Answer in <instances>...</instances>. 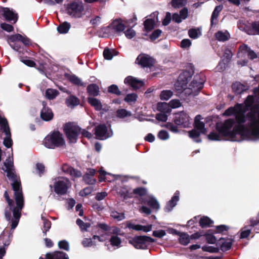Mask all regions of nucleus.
Listing matches in <instances>:
<instances>
[{
  "instance_id": "obj_12",
  "label": "nucleus",
  "mask_w": 259,
  "mask_h": 259,
  "mask_svg": "<svg viewBox=\"0 0 259 259\" xmlns=\"http://www.w3.org/2000/svg\"><path fill=\"white\" fill-rule=\"evenodd\" d=\"M136 62L143 67H150L154 63L152 58L146 54H140L137 57Z\"/></svg>"
},
{
  "instance_id": "obj_36",
  "label": "nucleus",
  "mask_w": 259,
  "mask_h": 259,
  "mask_svg": "<svg viewBox=\"0 0 259 259\" xmlns=\"http://www.w3.org/2000/svg\"><path fill=\"white\" fill-rule=\"evenodd\" d=\"M179 241L181 244L186 245L190 241V237L185 233H181L179 235Z\"/></svg>"
},
{
  "instance_id": "obj_35",
  "label": "nucleus",
  "mask_w": 259,
  "mask_h": 259,
  "mask_svg": "<svg viewBox=\"0 0 259 259\" xmlns=\"http://www.w3.org/2000/svg\"><path fill=\"white\" fill-rule=\"evenodd\" d=\"M70 28L69 23L65 22L60 24L57 28L58 31L61 34L66 33Z\"/></svg>"
},
{
  "instance_id": "obj_34",
  "label": "nucleus",
  "mask_w": 259,
  "mask_h": 259,
  "mask_svg": "<svg viewBox=\"0 0 259 259\" xmlns=\"http://www.w3.org/2000/svg\"><path fill=\"white\" fill-rule=\"evenodd\" d=\"M66 103L68 107L72 108L75 106L78 105L79 101L76 97L74 96H70L66 99Z\"/></svg>"
},
{
  "instance_id": "obj_23",
  "label": "nucleus",
  "mask_w": 259,
  "mask_h": 259,
  "mask_svg": "<svg viewBox=\"0 0 259 259\" xmlns=\"http://www.w3.org/2000/svg\"><path fill=\"white\" fill-rule=\"evenodd\" d=\"M47 259H68L65 253L63 252L57 251L53 253H47ZM39 259H44L40 257Z\"/></svg>"
},
{
  "instance_id": "obj_43",
  "label": "nucleus",
  "mask_w": 259,
  "mask_h": 259,
  "mask_svg": "<svg viewBox=\"0 0 259 259\" xmlns=\"http://www.w3.org/2000/svg\"><path fill=\"white\" fill-rule=\"evenodd\" d=\"M223 7L222 5L218 6L215 8V9L212 13V16H211V24H212L213 23V21L215 19V20L217 19L219 13L222 11V10L223 9Z\"/></svg>"
},
{
  "instance_id": "obj_1",
  "label": "nucleus",
  "mask_w": 259,
  "mask_h": 259,
  "mask_svg": "<svg viewBox=\"0 0 259 259\" xmlns=\"http://www.w3.org/2000/svg\"><path fill=\"white\" fill-rule=\"evenodd\" d=\"M223 115H234L236 120L235 122L234 119H228L217 125V129L223 136L232 141L259 139V104L254 102L252 96H248L243 104L230 107Z\"/></svg>"
},
{
  "instance_id": "obj_9",
  "label": "nucleus",
  "mask_w": 259,
  "mask_h": 259,
  "mask_svg": "<svg viewBox=\"0 0 259 259\" xmlns=\"http://www.w3.org/2000/svg\"><path fill=\"white\" fill-rule=\"evenodd\" d=\"M66 10L71 17L79 18L83 14L84 8L82 3L74 2L68 4Z\"/></svg>"
},
{
  "instance_id": "obj_47",
  "label": "nucleus",
  "mask_w": 259,
  "mask_h": 259,
  "mask_svg": "<svg viewBox=\"0 0 259 259\" xmlns=\"http://www.w3.org/2000/svg\"><path fill=\"white\" fill-rule=\"evenodd\" d=\"M222 136H223L220 132L219 134L216 132H211L208 135V138L210 140L219 141L222 140Z\"/></svg>"
},
{
  "instance_id": "obj_57",
  "label": "nucleus",
  "mask_w": 259,
  "mask_h": 259,
  "mask_svg": "<svg viewBox=\"0 0 259 259\" xmlns=\"http://www.w3.org/2000/svg\"><path fill=\"white\" fill-rule=\"evenodd\" d=\"M83 180L86 183L90 185L94 184L96 182L95 179L93 178L92 177L88 176V174L84 176Z\"/></svg>"
},
{
  "instance_id": "obj_48",
  "label": "nucleus",
  "mask_w": 259,
  "mask_h": 259,
  "mask_svg": "<svg viewBox=\"0 0 259 259\" xmlns=\"http://www.w3.org/2000/svg\"><path fill=\"white\" fill-rule=\"evenodd\" d=\"M187 3V0H172L171 2V6L174 8H180L185 5Z\"/></svg>"
},
{
  "instance_id": "obj_50",
  "label": "nucleus",
  "mask_w": 259,
  "mask_h": 259,
  "mask_svg": "<svg viewBox=\"0 0 259 259\" xmlns=\"http://www.w3.org/2000/svg\"><path fill=\"white\" fill-rule=\"evenodd\" d=\"M76 224L79 227L81 230H86L89 228L91 225L89 223H84L82 220L78 219L76 220Z\"/></svg>"
},
{
  "instance_id": "obj_39",
  "label": "nucleus",
  "mask_w": 259,
  "mask_h": 259,
  "mask_svg": "<svg viewBox=\"0 0 259 259\" xmlns=\"http://www.w3.org/2000/svg\"><path fill=\"white\" fill-rule=\"evenodd\" d=\"M132 113L124 109H118L116 112V115L118 117L123 118L126 117L131 116Z\"/></svg>"
},
{
  "instance_id": "obj_17",
  "label": "nucleus",
  "mask_w": 259,
  "mask_h": 259,
  "mask_svg": "<svg viewBox=\"0 0 259 259\" xmlns=\"http://www.w3.org/2000/svg\"><path fill=\"white\" fill-rule=\"evenodd\" d=\"M143 202L147 203L153 209L158 210L160 208V204L157 199L152 195H147L144 198Z\"/></svg>"
},
{
  "instance_id": "obj_6",
  "label": "nucleus",
  "mask_w": 259,
  "mask_h": 259,
  "mask_svg": "<svg viewBox=\"0 0 259 259\" xmlns=\"http://www.w3.org/2000/svg\"><path fill=\"white\" fill-rule=\"evenodd\" d=\"M71 186V183L68 179L59 177L54 179L53 186H51V187L53 188L54 192L57 194L64 195Z\"/></svg>"
},
{
  "instance_id": "obj_19",
  "label": "nucleus",
  "mask_w": 259,
  "mask_h": 259,
  "mask_svg": "<svg viewBox=\"0 0 259 259\" xmlns=\"http://www.w3.org/2000/svg\"><path fill=\"white\" fill-rule=\"evenodd\" d=\"M43 108L40 112V117L45 121H50L53 117V114L52 110L46 107L45 102H42Z\"/></svg>"
},
{
  "instance_id": "obj_49",
  "label": "nucleus",
  "mask_w": 259,
  "mask_h": 259,
  "mask_svg": "<svg viewBox=\"0 0 259 259\" xmlns=\"http://www.w3.org/2000/svg\"><path fill=\"white\" fill-rule=\"evenodd\" d=\"M111 216L115 220L119 221L124 219V214L123 213H119L116 211H112Z\"/></svg>"
},
{
  "instance_id": "obj_61",
  "label": "nucleus",
  "mask_w": 259,
  "mask_h": 259,
  "mask_svg": "<svg viewBox=\"0 0 259 259\" xmlns=\"http://www.w3.org/2000/svg\"><path fill=\"white\" fill-rule=\"evenodd\" d=\"M1 27L3 29L9 32H12L14 29L12 25L5 23H2Z\"/></svg>"
},
{
  "instance_id": "obj_60",
  "label": "nucleus",
  "mask_w": 259,
  "mask_h": 259,
  "mask_svg": "<svg viewBox=\"0 0 259 259\" xmlns=\"http://www.w3.org/2000/svg\"><path fill=\"white\" fill-rule=\"evenodd\" d=\"M156 118L159 121L164 122L167 120V116L165 113L160 112L156 115Z\"/></svg>"
},
{
  "instance_id": "obj_56",
  "label": "nucleus",
  "mask_w": 259,
  "mask_h": 259,
  "mask_svg": "<svg viewBox=\"0 0 259 259\" xmlns=\"http://www.w3.org/2000/svg\"><path fill=\"white\" fill-rule=\"evenodd\" d=\"M124 34L127 38L131 39L136 35V32L133 29L130 28L124 32Z\"/></svg>"
},
{
  "instance_id": "obj_32",
  "label": "nucleus",
  "mask_w": 259,
  "mask_h": 259,
  "mask_svg": "<svg viewBox=\"0 0 259 259\" xmlns=\"http://www.w3.org/2000/svg\"><path fill=\"white\" fill-rule=\"evenodd\" d=\"M110 244L114 247L119 248L121 246V240L117 235H112L110 239Z\"/></svg>"
},
{
  "instance_id": "obj_63",
  "label": "nucleus",
  "mask_w": 259,
  "mask_h": 259,
  "mask_svg": "<svg viewBox=\"0 0 259 259\" xmlns=\"http://www.w3.org/2000/svg\"><path fill=\"white\" fill-rule=\"evenodd\" d=\"M42 219L43 220V224H44V232L45 233H46V232L51 228V224L49 221H48L45 219H43V218H42Z\"/></svg>"
},
{
  "instance_id": "obj_51",
  "label": "nucleus",
  "mask_w": 259,
  "mask_h": 259,
  "mask_svg": "<svg viewBox=\"0 0 259 259\" xmlns=\"http://www.w3.org/2000/svg\"><path fill=\"white\" fill-rule=\"evenodd\" d=\"M158 137L159 139L162 140H166L169 137L168 133L164 130H161L159 132L158 134Z\"/></svg>"
},
{
  "instance_id": "obj_16",
  "label": "nucleus",
  "mask_w": 259,
  "mask_h": 259,
  "mask_svg": "<svg viewBox=\"0 0 259 259\" xmlns=\"http://www.w3.org/2000/svg\"><path fill=\"white\" fill-rule=\"evenodd\" d=\"M239 58H243L247 56L251 59L256 58V54L250 50L246 45H243L240 47L238 54Z\"/></svg>"
},
{
  "instance_id": "obj_24",
  "label": "nucleus",
  "mask_w": 259,
  "mask_h": 259,
  "mask_svg": "<svg viewBox=\"0 0 259 259\" xmlns=\"http://www.w3.org/2000/svg\"><path fill=\"white\" fill-rule=\"evenodd\" d=\"M201 117L200 115H197L195 118V130L199 131L200 133L204 134L206 132V129L204 128V123L201 121Z\"/></svg>"
},
{
  "instance_id": "obj_31",
  "label": "nucleus",
  "mask_w": 259,
  "mask_h": 259,
  "mask_svg": "<svg viewBox=\"0 0 259 259\" xmlns=\"http://www.w3.org/2000/svg\"><path fill=\"white\" fill-rule=\"evenodd\" d=\"M117 52L114 49L106 48L103 52V55L105 59L111 60L113 56H116Z\"/></svg>"
},
{
  "instance_id": "obj_10",
  "label": "nucleus",
  "mask_w": 259,
  "mask_h": 259,
  "mask_svg": "<svg viewBox=\"0 0 259 259\" xmlns=\"http://www.w3.org/2000/svg\"><path fill=\"white\" fill-rule=\"evenodd\" d=\"M238 28L250 35L259 34V22L245 24L243 21H239Z\"/></svg>"
},
{
  "instance_id": "obj_4",
  "label": "nucleus",
  "mask_w": 259,
  "mask_h": 259,
  "mask_svg": "<svg viewBox=\"0 0 259 259\" xmlns=\"http://www.w3.org/2000/svg\"><path fill=\"white\" fill-rule=\"evenodd\" d=\"M43 143L46 147L50 149H65L66 147L63 136L59 132H54L48 135L44 139Z\"/></svg>"
},
{
  "instance_id": "obj_37",
  "label": "nucleus",
  "mask_w": 259,
  "mask_h": 259,
  "mask_svg": "<svg viewBox=\"0 0 259 259\" xmlns=\"http://www.w3.org/2000/svg\"><path fill=\"white\" fill-rule=\"evenodd\" d=\"M189 36L193 39H196L201 35V30L197 29H191L188 32Z\"/></svg>"
},
{
  "instance_id": "obj_30",
  "label": "nucleus",
  "mask_w": 259,
  "mask_h": 259,
  "mask_svg": "<svg viewBox=\"0 0 259 259\" xmlns=\"http://www.w3.org/2000/svg\"><path fill=\"white\" fill-rule=\"evenodd\" d=\"M157 109L161 112L168 113L171 112L169 105L167 103H159L157 105Z\"/></svg>"
},
{
  "instance_id": "obj_42",
  "label": "nucleus",
  "mask_w": 259,
  "mask_h": 259,
  "mask_svg": "<svg viewBox=\"0 0 259 259\" xmlns=\"http://www.w3.org/2000/svg\"><path fill=\"white\" fill-rule=\"evenodd\" d=\"M58 92L53 89H48L46 91V97L48 99L51 100L54 99L58 95Z\"/></svg>"
},
{
  "instance_id": "obj_52",
  "label": "nucleus",
  "mask_w": 259,
  "mask_h": 259,
  "mask_svg": "<svg viewBox=\"0 0 259 259\" xmlns=\"http://www.w3.org/2000/svg\"><path fill=\"white\" fill-rule=\"evenodd\" d=\"M108 92L111 93L115 94L117 95H119L121 94L120 91L119 90L117 85L113 84L108 88Z\"/></svg>"
},
{
  "instance_id": "obj_33",
  "label": "nucleus",
  "mask_w": 259,
  "mask_h": 259,
  "mask_svg": "<svg viewBox=\"0 0 259 259\" xmlns=\"http://www.w3.org/2000/svg\"><path fill=\"white\" fill-rule=\"evenodd\" d=\"M88 92L93 96H96L99 94V90L98 87L95 84H91L88 87Z\"/></svg>"
},
{
  "instance_id": "obj_3",
  "label": "nucleus",
  "mask_w": 259,
  "mask_h": 259,
  "mask_svg": "<svg viewBox=\"0 0 259 259\" xmlns=\"http://www.w3.org/2000/svg\"><path fill=\"white\" fill-rule=\"evenodd\" d=\"M193 73L192 69L190 72L185 71L180 76L178 81L175 83V87L179 92L183 91L188 96H195L198 95L200 91L203 87L202 82H198L196 80H193L189 85V87L186 88L188 78L191 77Z\"/></svg>"
},
{
  "instance_id": "obj_11",
  "label": "nucleus",
  "mask_w": 259,
  "mask_h": 259,
  "mask_svg": "<svg viewBox=\"0 0 259 259\" xmlns=\"http://www.w3.org/2000/svg\"><path fill=\"white\" fill-rule=\"evenodd\" d=\"M190 116L184 112L177 113L175 118L176 124L183 127H188L190 124Z\"/></svg>"
},
{
  "instance_id": "obj_59",
  "label": "nucleus",
  "mask_w": 259,
  "mask_h": 259,
  "mask_svg": "<svg viewBox=\"0 0 259 259\" xmlns=\"http://www.w3.org/2000/svg\"><path fill=\"white\" fill-rule=\"evenodd\" d=\"M191 45V41L189 39H184L181 41V47L183 49H188Z\"/></svg>"
},
{
  "instance_id": "obj_55",
  "label": "nucleus",
  "mask_w": 259,
  "mask_h": 259,
  "mask_svg": "<svg viewBox=\"0 0 259 259\" xmlns=\"http://www.w3.org/2000/svg\"><path fill=\"white\" fill-rule=\"evenodd\" d=\"M165 235L166 232L163 230H155L153 232V236L159 238L163 237Z\"/></svg>"
},
{
  "instance_id": "obj_7",
  "label": "nucleus",
  "mask_w": 259,
  "mask_h": 259,
  "mask_svg": "<svg viewBox=\"0 0 259 259\" xmlns=\"http://www.w3.org/2000/svg\"><path fill=\"white\" fill-rule=\"evenodd\" d=\"M128 242L137 249H145L148 243L154 242V240L150 237L141 236L131 238Z\"/></svg>"
},
{
  "instance_id": "obj_53",
  "label": "nucleus",
  "mask_w": 259,
  "mask_h": 259,
  "mask_svg": "<svg viewBox=\"0 0 259 259\" xmlns=\"http://www.w3.org/2000/svg\"><path fill=\"white\" fill-rule=\"evenodd\" d=\"M170 108H177L181 106V103L179 100L174 99L171 100L168 103Z\"/></svg>"
},
{
  "instance_id": "obj_18",
  "label": "nucleus",
  "mask_w": 259,
  "mask_h": 259,
  "mask_svg": "<svg viewBox=\"0 0 259 259\" xmlns=\"http://www.w3.org/2000/svg\"><path fill=\"white\" fill-rule=\"evenodd\" d=\"M8 41L10 43L20 41L25 46H29L30 44V41L28 38L19 34H16L9 36Z\"/></svg>"
},
{
  "instance_id": "obj_13",
  "label": "nucleus",
  "mask_w": 259,
  "mask_h": 259,
  "mask_svg": "<svg viewBox=\"0 0 259 259\" xmlns=\"http://www.w3.org/2000/svg\"><path fill=\"white\" fill-rule=\"evenodd\" d=\"M0 14L3 15L8 21H13L15 23L18 19V15L15 11L8 8H2L0 9Z\"/></svg>"
},
{
  "instance_id": "obj_58",
  "label": "nucleus",
  "mask_w": 259,
  "mask_h": 259,
  "mask_svg": "<svg viewBox=\"0 0 259 259\" xmlns=\"http://www.w3.org/2000/svg\"><path fill=\"white\" fill-rule=\"evenodd\" d=\"M69 80L71 82L75 84H77L78 85H83V83H82L81 80L75 76H71L69 77Z\"/></svg>"
},
{
  "instance_id": "obj_26",
  "label": "nucleus",
  "mask_w": 259,
  "mask_h": 259,
  "mask_svg": "<svg viewBox=\"0 0 259 259\" xmlns=\"http://www.w3.org/2000/svg\"><path fill=\"white\" fill-rule=\"evenodd\" d=\"M88 102L97 110H106L105 108H103L101 102L97 99L89 97L88 98Z\"/></svg>"
},
{
  "instance_id": "obj_15",
  "label": "nucleus",
  "mask_w": 259,
  "mask_h": 259,
  "mask_svg": "<svg viewBox=\"0 0 259 259\" xmlns=\"http://www.w3.org/2000/svg\"><path fill=\"white\" fill-rule=\"evenodd\" d=\"M124 82L130 85L134 90L140 88L144 84L143 81L132 76L126 77L124 79Z\"/></svg>"
},
{
  "instance_id": "obj_46",
  "label": "nucleus",
  "mask_w": 259,
  "mask_h": 259,
  "mask_svg": "<svg viewBox=\"0 0 259 259\" xmlns=\"http://www.w3.org/2000/svg\"><path fill=\"white\" fill-rule=\"evenodd\" d=\"M154 25L155 21L152 19H147L144 22L145 28L147 31H149L152 29L154 26Z\"/></svg>"
},
{
  "instance_id": "obj_29",
  "label": "nucleus",
  "mask_w": 259,
  "mask_h": 259,
  "mask_svg": "<svg viewBox=\"0 0 259 259\" xmlns=\"http://www.w3.org/2000/svg\"><path fill=\"white\" fill-rule=\"evenodd\" d=\"M232 90L236 94H240L246 90V87L240 82H236L232 84Z\"/></svg>"
},
{
  "instance_id": "obj_22",
  "label": "nucleus",
  "mask_w": 259,
  "mask_h": 259,
  "mask_svg": "<svg viewBox=\"0 0 259 259\" xmlns=\"http://www.w3.org/2000/svg\"><path fill=\"white\" fill-rule=\"evenodd\" d=\"M126 227L130 229H132L136 231H143L144 232H148L152 230V225H149L147 226H142L141 225H135L132 223H128L127 224Z\"/></svg>"
},
{
  "instance_id": "obj_44",
  "label": "nucleus",
  "mask_w": 259,
  "mask_h": 259,
  "mask_svg": "<svg viewBox=\"0 0 259 259\" xmlns=\"http://www.w3.org/2000/svg\"><path fill=\"white\" fill-rule=\"evenodd\" d=\"M251 229L248 226L243 227L240 231V238H246L250 235Z\"/></svg>"
},
{
  "instance_id": "obj_40",
  "label": "nucleus",
  "mask_w": 259,
  "mask_h": 259,
  "mask_svg": "<svg viewBox=\"0 0 259 259\" xmlns=\"http://www.w3.org/2000/svg\"><path fill=\"white\" fill-rule=\"evenodd\" d=\"M173 95V92L170 90H163L160 95V99L162 100H168Z\"/></svg>"
},
{
  "instance_id": "obj_2",
  "label": "nucleus",
  "mask_w": 259,
  "mask_h": 259,
  "mask_svg": "<svg viewBox=\"0 0 259 259\" xmlns=\"http://www.w3.org/2000/svg\"><path fill=\"white\" fill-rule=\"evenodd\" d=\"M2 169L7 173V176L13 181L12 183L13 189L14 192L15 200L17 206H14V202L11 199L8 195L7 191L5 192L4 196L11 209L13 211V219L12 220V229H14L17 226L20 218V211L23 207L24 198L21 187L20 182L15 179L14 173V165L13 158L10 156L6 159L4 163V166Z\"/></svg>"
},
{
  "instance_id": "obj_28",
  "label": "nucleus",
  "mask_w": 259,
  "mask_h": 259,
  "mask_svg": "<svg viewBox=\"0 0 259 259\" xmlns=\"http://www.w3.org/2000/svg\"><path fill=\"white\" fill-rule=\"evenodd\" d=\"M5 132L6 137L4 139L3 144L8 148L11 147L12 145V140L11 138L10 132L9 128H5Z\"/></svg>"
},
{
  "instance_id": "obj_62",
  "label": "nucleus",
  "mask_w": 259,
  "mask_h": 259,
  "mask_svg": "<svg viewBox=\"0 0 259 259\" xmlns=\"http://www.w3.org/2000/svg\"><path fill=\"white\" fill-rule=\"evenodd\" d=\"M58 245L60 248L65 249L66 250H69V243H68V242H67L66 241L63 240V241H61L59 242Z\"/></svg>"
},
{
  "instance_id": "obj_14",
  "label": "nucleus",
  "mask_w": 259,
  "mask_h": 259,
  "mask_svg": "<svg viewBox=\"0 0 259 259\" xmlns=\"http://www.w3.org/2000/svg\"><path fill=\"white\" fill-rule=\"evenodd\" d=\"M95 134L98 139L104 140L112 135L110 131H108L106 126L104 125H100L96 128Z\"/></svg>"
},
{
  "instance_id": "obj_45",
  "label": "nucleus",
  "mask_w": 259,
  "mask_h": 259,
  "mask_svg": "<svg viewBox=\"0 0 259 259\" xmlns=\"http://www.w3.org/2000/svg\"><path fill=\"white\" fill-rule=\"evenodd\" d=\"M212 222V221L209 218L203 217L200 220L199 224L201 227H205L209 226Z\"/></svg>"
},
{
  "instance_id": "obj_21",
  "label": "nucleus",
  "mask_w": 259,
  "mask_h": 259,
  "mask_svg": "<svg viewBox=\"0 0 259 259\" xmlns=\"http://www.w3.org/2000/svg\"><path fill=\"white\" fill-rule=\"evenodd\" d=\"M179 195L180 193L179 191H177L175 193L174 196L171 198V199L167 203L164 208L165 211H170L172 209V208L176 205L177 202L179 200Z\"/></svg>"
},
{
  "instance_id": "obj_54",
  "label": "nucleus",
  "mask_w": 259,
  "mask_h": 259,
  "mask_svg": "<svg viewBox=\"0 0 259 259\" xmlns=\"http://www.w3.org/2000/svg\"><path fill=\"white\" fill-rule=\"evenodd\" d=\"M95 244L91 238H84L82 241V244L85 247H91Z\"/></svg>"
},
{
  "instance_id": "obj_8",
  "label": "nucleus",
  "mask_w": 259,
  "mask_h": 259,
  "mask_svg": "<svg viewBox=\"0 0 259 259\" xmlns=\"http://www.w3.org/2000/svg\"><path fill=\"white\" fill-rule=\"evenodd\" d=\"M217 245V247H213L212 246L203 247V250L210 252H217L220 247L222 250L226 251L231 248L232 241L230 239L221 238L218 241Z\"/></svg>"
},
{
  "instance_id": "obj_64",
  "label": "nucleus",
  "mask_w": 259,
  "mask_h": 259,
  "mask_svg": "<svg viewBox=\"0 0 259 259\" xmlns=\"http://www.w3.org/2000/svg\"><path fill=\"white\" fill-rule=\"evenodd\" d=\"M69 174L73 178H78L81 176L80 171L75 170L73 168L70 169Z\"/></svg>"
},
{
  "instance_id": "obj_20",
  "label": "nucleus",
  "mask_w": 259,
  "mask_h": 259,
  "mask_svg": "<svg viewBox=\"0 0 259 259\" xmlns=\"http://www.w3.org/2000/svg\"><path fill=\"white\" fill-rule=\"evenodd\" d=\"M110 29L115 32H122L125 28L123 22L121 19L115 20L109 26Z\"/></svg>"
},
{
  "instance_id": "obj_41",
  "label": "nucleus",
  "mask_w": 259,
  "mask_h": 259,
  "mask_svg": "<svg viewBox=\"0 0 259 259\" xmlns=\"http://www.w3.org/2000/svg\"><path fill=\"white\" fill-rule=\"evenodd\" d=\"M137 98L138 96L136 94L132 93L127 94L124 98V100L129 104H132L136 101Z\"/></svg>"
},
{
  "instance_id": "obj_27",
  "label": "nucleus",
  "mask_w": 259,
  "mask_h": 259,
  "mask_svg": "<svg viewBox=\"0 0 259 259\" xmlns=\"http://www.w3.org/2000/svg\"><path fill=\"white\" fill-rule=\"evenodd\" d=\"M215 37L219 41H224L230 37V34L227 31H219L215 33Z\"/></svg>"
},
{
  "instance_id": "obj_25",
  "label": "nucleus",
  "mask_w": 259,
  "mask_h": 259,
  "mask_svg": "<svg viewBox=\"0 0 259 259\" xmlns=\"http://www.w3.org/2000/svg\"><path fill=\"white\" fill-rule=\"evenodd\" d=\"M10 235L7 236L5 235V233H4L3 235H2L0 236V241L6 239L3 243H4V246L3 247L0 248V259H2L3 257L5 255L6 251L5 249V247L9 245L10 242V240L9 239Z\"/></svg>"
},
{
  "instance_id": "obj_5",
  "label": "nucleus",
  "mask_w": 259,
  "mask_h": 259,
  "mask_svg": "<svg viewBox=\"0 0 259 259\" xmlns=\"http://www.w3.org/2000/svg\"><path fill=\"white\" fill-rule=\"evenodd\" d=\"M65 133L71 143H74L77 141V138L79 133H81L83 137L90 138L92 134L84 130H81L78 126L72 123H67L64 127Z\"/></svg>"
},
{
  "instance_id": "obj_38",
  "label": "nucleus",
  "mask_w": 259,
  "mask_h": 259,
  "mask_svg": "<svg viewBox=\"0 0 259 259\" xmlns=\"http://www.w3.org/2000/svg\"><path fill=\"white\" fill-rule=\"evenodd\" d=\"M202 133L196 130H193L189 132V137L193 139L196 142H200L201 140L199 139V137Z\"/></svg>"
}]
</instances>
